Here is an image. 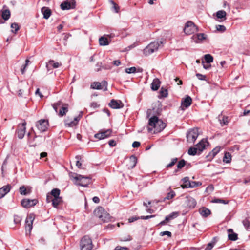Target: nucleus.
<instances>
[{"label":"nucleus","instance_id":"1","mask_svg":"<svg viewBox=\"0 0 250 250\" xmlns=\"http://www.w3.org/2000/svg\"><path fill=\"white\" fill-rule=\"evenodd\" d=\"M148 126L147 127L149 132L153 130L154 133H157L162 131L166 126L165 123L158 119L156 116H153L149 120Z\"/></svg>","mask_w":250,"mask_h":250},{"label":"nucleus","instance_id":"2","mask_svg":"<svg viewBox=\"0 0 250 250\" xmlns=\"http://www.w3.org/2000/svg\"><path fill=\"white\" fill-rule=\"evenodd\" d=\"M93 246L92 239L87 235L83 236L80 241V250H92Z\"/></svg>","mask_w":250,"mask_h":250},{"label":"nucleus","instance_id":"3","mask_svg":"<svg viewBox=\"0 0 250 250\" xmlns=\"http://www.w3.org/2000/svg\"><path fill=\"white\" fill-rule=\"evenodd\" d=\"M52 106L54 110L56 113L58 112V109L59 108H60L59 112L58 113V115L60 117H62L68 112V104H63L61 101H58L56 103H54L52 104Z\"/></svg>","mask_w":250,"mask_h":250},{"label":"nucleus","instance_id":"4","mask_svg":"<svg viewBox=\"0 0 250 250\" xmlns=\"http://www.w3.org/2000/svg\"><path fill=\"white\" fill-rule=\"evenodd\" d=\"M162 42H154L150 43L146 47L144 50L143 53L145 56H148L153 53L156 51L160 44H162Z\"/></svg>","mask_w":250,"mask_h":250},{"label":"nucleus","instance_id":"5","mask_svg":"<svg viewBox=\"0 0 250 250\" xmlns=\"http://www.w3.org/2000/svg\"><path fill=\"white\" fill-rule=\"evenodd\" d=\"M74 178L76 180L77 185L84 187H87L91 182V178L88 176L78 175Z\"/></svg>","mask_w":250,"mask_h":250},{"label":"nucleus","instance_id":"6","mask_svg":"<svg viewBox=\"0 0 250 250\" xmlns=\"http://www.w3.org/2000/svg\"><path fill=\"white\" fill-rule=\"evenodd\" d=\"M199 135V129L194 128L190 129L187 133V141L189 143H194Z\"/></svg>","mask_w":250,"mask_h":250},{"label":"nucleus","instance_id":"7","mask_svg":"<svg viewBox=\"0 0 250 250\" xmlns=\"http://www.w3.org/2000/svg\"><path fill=\"white\" fill-rule=\"evenodd\" d=\"M197 31V27L194 23L191 21H188L185 24L184 32L187 35H191Z\"/></svg>","mask_w":250,"mask_h":250},{"label":"nucleus","instance_id":"8","mask_svg":"<svg viewBox=\"0 0 250 250\" xmlns=\"http://www.w3.org/2000/svg\"><path fill=\"white\" fill-rule=\"evenodd\" d=\"M35 217L33 214L28 215L25 219V230L26 233L30 234L33 228V222Z\"/></svg>","mask_w":250,"mask_h":250},{"label":"nucleus","instance_id":"9","mask_svg":"<svg viewBox=\"0 0 250 250\" xmlns=\"http://www.w3.org/2000/svg\"><path fill=\"white\" fill-rule=\"evenodd\" d=\"M61 8L63 10L73 9L76 6L75 0H66L61 4Z\"/></svg>","mask_w":250,"mask_h":250},{"label":"nucleus","instance_id":"10","mask_svg":"<svg viewBox=\"0 0 250 250\" xmlns=\"http://www.w3.org/2000/svg\"><path fill=\"white\" fill-rule=\"evenodd\" d=\"M38 202L37 199H24L21 201V206L25 208H29L35 206Z\"/></svg>","mask_w":250,"mask_h":250},{"label":"nucleus","instance_id":"11","mask_svg":"<svg viewBox=\"0 0 250 250\" xmlns=\"http://www.w3.org/2000/svg\"><path fill=\"white\" fill-rule=\"evenodd\" d=\"M48 125V121L45 119L39 120L36 124V126L41 132L46 130Z\"/></svg>","mask_w":250,"mask_h":250},{"label":"nucleus","instance_id":"12","mask_svg":"<svg viewBox=\"0 0 250 250\" xmlns=\"http://www.w3.org/2000/svg\"><path fill=\"white\" fill-rule=\"evenodd\" d=\"M81 117V115H79L78 117L74 118L73 120L71 121L68 119H65L64 121L65 126L68 127H73L76 126L78 124Z\"/></svg>","mask_w":250,"mask_h":250},{"label":"nucleus","instance_id":"13","mask_svg":"<svg viewBox=\"0 0 250 250\" xmlns=\"http://www.w3.org/2000/svg\"><path fill=\"white\" fill-rule=\"evenodd\" d=\"M108 105L113 109H120L124 106V104L121 101L114 99H112Z\"/></svg>","mask_w":250,"mask_h":250},{"label":"nucleus","instance_id":"14","mask_svg":"<svg viewBox=\"0 0 250 250\" xmlns=\"http://www.w3.org/2000/svg\"><path fill=\"white\" fill-rule=\"evenodd\" d=\"M208 144V142L207 140L202 139L196 145V147L197 148L198 155L200 154L203 150L205 148L206 146Z\"/></svg>","mask_w":250,"mask_h":250},{"label":"nucleus","instance_id":"15","mask_svg":"<svg viewBox=\"0 0 250 250\" xmlns=\"http://www.w3.org/2000/svg\"><path fill=\"white\" fill-rule=\"evenodd\" d=\"M192 103L191 98L187 95L186 98L182 101L181 108L182 110H185L186 108L189 107Z\"/></svg>","mask_w":250,"mask_h":250},{"label":"nucleus","instance_id":"16","mask_svg":"<svg viewBox=\"0 0 250 250\" xmlns=\"http://www.w3.org/2000/svg\"><path fill=\"white\" fill-rule=\"evenodd\" d=\"M111 133V130L110 129H107L104 131L95 134L94 135V137L96 138L101 140L109 137Z\"/></svg>","mask_w":250,"mask_h":250},{"label":"nucleus","instance_id":"17","mask_svg":"<svg viewBox=\"0 0 250 250\" xmlns=\"http://www.w3.org/2000/svg\"><path fill=\"white\" fill-rule=\"evenodd\" d=\"M185 204L189 208H193L196 205V201L193 198L187 196L186 198Z\"/></svg>","mask_w":250,"mask_h":250},{"label":"nucleus","instance_id":"18","mask_svg":"<svg viewBox=\"0 0 250 250\" xmlns=\"http://www.w3.org/2000/svg\"><path fill=\"white\" fill-rule=\"evenodd\" d=\"M26 125V122H24L22 124V128L20 129H18L17 130V135H18V137L19 139H22L24 136V134H25V129H26V127H25V125Z\"/></svg>","mask_w":250,"mask_h":250},{"label":"nucleus","instance_id":"19","mask_svg":"<svg viewBox=\"0 0 250 250\" xmlns=\"http://www.w3.org/2000/svg\"><path fill=\"white\" fill-rule=\"evenodd\" d=\"M41 12L43 15V18L48 19L51 14V10L48 7H43L41 9Z\"/></svg>","mask_w":250,"mask_h":250},{"label":"nucleus","instance_id":"20","mask_svg":"<svg viewBox=\"0 0 250 250\" xmlns=\"http://www.w3.org/2000/svg\"><path fill=\"white\" fill-rule=\"evenodd\" d=\"M200 214L204 217H207L210 214V210L207 208L202 207L199 210Z\"/></svg>","mask_w":250,"mask_h":250},{"label":"nucleus","instance_id":"21","mask_svg":"<svg viewBox=\"0 0 250 250\" xmlns=\"http://www.w3.org/2000/svg\"><path fill=\"white\" fill-rule=\"evenodd\" d=\"M102 214V217L100 219L103 222H108L111 220L110 215L104 209Z\"/></svg>","mask_w":250,"mask_h":250},{"label":"nucleus","instance_id":"22","mask_svg":"<svg viewBox=\"0 0 250 250\" xmlns=\"http://www.w3.org/2000/svg\"><path fill=\"white\" fill-rule=\"evenodd\" d=\"M104 210V208L101 207H98L96 208L94 211V214L99 219H100L102 217V214L103 213V211Z\"/></svg>","mask_w":250,"mask_h":250},{"label":"nucleus","instance_id":"23","mask_svg":"<svg viewBox=\"0 0 250 250\" xmlns=\"http://www.w3.org/2000/svg\"><path fill=\"white\" fill-rule=\"evenodd\" d=\"M137 158L135 156L132 155L130 156L129 158V164L128 165L129 168H134L137 164Z\"/></svg>","mask_w":250,"mask_h":250},{"label":"nucleus","instance_id":"24","mask_svg":"<svg viewBox=\"0 0 250 250\" xmlns=\"http://www.w3.org/2000/svg\"><path fill=\"white\" fill-rule=\"evenodd\" d=\"M160 85V82L159 79H155L151 83V89L154 91L157 90L159 89Z\"/></svg>","mask_w":250,"mask_h":250},{"label":"nucleus","instance_id":"25","mask_svg":"<svg viewBox=\"0 0 250 250\" xmlns=\"http://www.w3.org/2000/svg\"><path fill=\"white\" fill-rule=\"evenodd\" d=\"M99 44L101 46H106L109 44V42L105 36L101 37L99 40Z\"/></svg>","mask_w":250,"mask_h":250},{"label":"nucleus","instance_id":"26","mask_svg":"<svg viewBox=\"0 0 250 250\" xmlns=\"http://www.w3.org/2000/svg\"><path fill=\"white\" fill-rule=\"evenodd\" d=\"M179 215V213L178 212H172L170 214L166 216V220L169 221L178 217Z\"/></svg>","mask_w":250,"mask_h":250},{"label":"nucleus","instance_id":"27","mask_svg":"<svg viewBox=\"0 0 250 250\" xmlns=\"http://www.w3.org/2000/svg\"><path fill=\"white\" fill-rule=\"evenodd\" d=\"M62 202V199L61 197L53 198L52 202L53 207L57 208L58 206Z\"/></svg>","mask_w":250,"mask_h":250},{"label":"nucleus","instance_id":"28","mask_svg":"<svg viewBox=\"0 0 250 250\" xmlns=\"http://www.w3.org/2000/svg\"><path fill=\"white\" fill-rule=\"evenodd\" d=\"M219 121L222 126L224 125H226L228 124L229 122L228 117L227 116H224L221 117L220 115H219Z\"/></svg>","mask_w":250,"mask_h":250},{"label":"nucleus","instance_id":"29","mask_svg":"<svg viewBox=\"0 0 250 250\" xmlns=\"http://www.w3.org/2000/svg\"><path fill=\"white\" fill-rule=\"evenodd\" d=\"M49 65L52 66L54 68H57L61 65V63L55 62L54 60H50L47 63L46 67H48Z\"/></svg>","mask_w":250,"mask_h":250},{"label":"nucleus","instance_id":"30","mask_svg":"<svg viewBox=\"0 0 250 250\" xmlns=\"http://www.w3.org/2000/svg\"><path fill=\"white\" fill-rule=\"evenodd\" d=\"M168 92L167 89L162 87L160 91L159 98H166L167 96Z\"/></svg>","mask_w":250,"mask_h":250},{"label":"nucleus","instance_id":"31","mask_svg":"<svg viewBox=\"0 0 250 250\" xmlns=\"http://www.w3.org/2000/svg\"><path fill=\"white\" fill-rule=\"evenodd\" d=\"M10 17V12L9 10H4L2 12V17L5 20H8Z\"/></svg>","mask_w":250,"mask_h":250},{"label":"nucleus","instance_id":"32","mask_svg":"<svg viewBox=\"0 0 250 250\" xmlns=\"http://www.w3.org/2000/svg\"><path fill=\"white\" fill-rule=\"evenodd\" d=\"M184 184L182 186L183 188H189L191 182L189 181L188 177H186L183 179Z\"/></svg>","mask_w":250,"mask_h":250},{"label":"nucleus","instance_id":"33","mask_svg":"<svg viewBox=\"0 0 250 250\" xmlns=\"http://www.w3.org/2000/svg\"><path fill=\"white\" fill-rule=\"evenodd\" d=\"M50 194L53 198H56L60 197V190L58 188L53 189Z\"/></svg>","mask_w":250,"mask_h":250},{"label":"nucleus","instance_id":"34","mask_svg":"<svg viewBox=\"0 0 250 250\" xmlns=\"http://www.w3.org/2000/svg\"><path fill=\"white\" fill-rule=\"evenodd\" d=\"M91 88L93 89H102L103 87L99 82H94L91 84Z\"/></svg>","mask_w":250,"mask_h":250},{"label":"nucleus","instance_id":"35","mask_svg":"<svg viewBox=\"0 0 250 250\" xmlns=\"http://www.w3.org/2000/svg\"><path fill=\"white\" fill-rule=\"evenodd\" d=\"M188 154L189 155L194 156L196 154H198L197 148L195 147H190L188 151Z\"/></svg>","mask_w":250,"mask_h":250},{"label":"nucleus","instance_id":"36","mask_svg":"<svg viewBox=\"0 0 250 250\" xmlns=\"http://www.w3.org/2000/svg\"><path fill=\"white\" fill-rule=\"evenodd\" d=\"M226 12L224 10H220L216 12V17L218 19H226Z\"/></svg>","mask_w":250,"mask_h":250},{"label":"nucleus","instance_id":"37","mask_svg":"<svg viewBox=\"0 0 250 250\" xmlns=\"http://www.w3.org/2000/svg\"><path fill=\"white\" fill-rule=\"evenodd\" d=\"M11 188V186L10 185L4 186L2 188H0V191H2L5 194L8 193Z\"/></svg>","mask_w":250,"mask_h":250},{"label":"nucleus","instance_id":"38","mask_svg":"<svg viewBox=\"0 0 250 250\" xmlns=\"http://www.w3.org/2000/svg\"><path fill=\"white\" fill-rule=\"evenodd\" d=\"M175 196V193L173 191H171L167 194L166 197L164 198L163 201H164L166 200H169L173 198Z\"/></svg>","mask_w":250,"mask_h":250},{"label":"nucleus","instance_id":"39","mask_svg":"<svg viewBox=\"0 0 250 250\" xmlns=\"http://www.w3.org/2000/svg\"><path fill=\"white\" fill-rule=\"evenodd\" d=\"M204 59L208 63H210V62H213V57L210 55V54H206L204 56Z\"/></svg>","mask_w":250,"mask_h":250},{"label":"nucleus","instance_id":"40","mask_svg":"<svg viewBox=\"0 0 250 250\" xmlns=\"http://www.w3.org/2000/svg\"><path fill=\"white\" fill-rule=\"evenodd\" d=\"M228 238L231 241H236L238 239V236L236 233L233 232L231 234L229 233L228 234Z\"/></svg>","mask_w":250,"mask_h":250},{"label":"nucleus","instance_id":"41","mask_svg":"<svg viewBox=\"0 0 250 250\" xmlns=\"http://www.w3.org/2000/svg\"><path fill=\"white\" fill-rule=\"evenodd\" d=\"M30 62L28 59H26L25 61V63L23 64L21 68V71L22 74H24L25 72L26 71V69L27 66L28 65L29 62Z\"/></svg>","mask_w":250,"mask_h":250},{"label":"nucleus","instance_id":"42","mask_svg":"<svg viewBox=\"0 0 250 250\" xmlns=\"http://www.w3.org/2000/svg\"><path fill=\"white\" fill-rule=\"evenodd\" d=\"M244 226L246 229L250 228V222L249 218H246L242 222Z\"/></svg>","mask_w":250,"mask_h":250},{"label":"nucleus","instance_id":"43","mask_svg":"<svg viewBox=\"0 0 250 250\" xmlns=\"http://www.w3.org/2000/svg\"><path fill=\"white\" fill-rule=\"evenodd\" d=\"M231 156L229 153H226L223 158V161L226 163H229L230 162Z\"/></svg>","mask_w":250,"mask_h":250},{"label":"nucleus","instance_id":"44","mask_svg":"<svg viewBox=\"0 0 250 250\" xmlns=\"http://www.w3.org/2000/svg\"><path fill=\"white\" fill-rule=\"evenodd\" d=\"M193 37L197 38L199 41H202L206 39V35L204 33H199L196 34L195 36H193Z\"/></svg>","mask_w":250,"mask_h":250},{"label":"nucleus","instance_id":"45","mask_svg":"<svg viewBox=\"0 0 250 250\" xmlns=\"http://www.w3.org/2000/svg\"><path fill=\"white\" fill-rule=\"evenodd\" d=\"M202 185V183L200 182L192 181L191 184L189 185V188H194L200 186Z\"/></svg>","mask_w":250,"mask_h":250},{"label":"nucleus","instance_id":"46","mask_svg":"<svg viewBox=\"0 0 250 250\" xmlns=\"http://www.w3.org/2000/svg\"><path fill=\"white\" fill-rule=\"evenodd\" d=\"M109 2L113 5L112 8L115 10V12L116 13H118L119 10V7L118 5L112 0H109Z\"/></svg>","mask_w":250,"mask_h":250},{"label":"nucleus","instance_id":"47","mask_svg":"<svg viewBox=\"0 0 250 250\" xmlns=\"http://www.w3.org/2000/svg\"><path fill=\"white\" fill-rule=\"evenodd\" d=\"M11 28L12 29H14V30H12V32L13 33H16L20 28L19 26L17 23H12L11 25Z\"/></svg>","mask_w":250,"mask_h":250},{"label":"nucleus","instance_id":"48","mask_svg":"<svg viewBox=\"0 0 250 250\" xmlns=\"http://www.w3.org/2000/svg\"><path fill=\"white\" fill-rule=\"evenodd\" d=\"M136 68L135 67H131L130 68H127L125 69V72L127 73H134L136 72Z\"/></svg>","mask_w":250,"mask_h":250},{"label":"nucleus","instance_id":"49","mask_svg":"<svg viewBox=\"0 0 250 250\" xmlns=\"http://www.w3.org/2000/svg\"><path fill=\"white\" fill-rule=\"evenodd\" d=\"M212 202L215 203H222L224 204H226L228 203V201H226L223 199H215L212 201Z\"/></svg>","mask_w":250,"mask_h":250},{"label":"nucleus","instance_id":"50","mask_svg":"<svg viewBox=\"0 0 250 250\" xmlns=\"http://www.w3.org/2000/svg\"><path fill=\"white\" fill-rule=\"evenodd\" d=\"M186 165V161L184 160H180L178 164H177V168L178 169H181L183 168Z\"/></svg>","mask_w":250,"mask_h":250},{"label":"nucleus","instance_id":"51","mask_svg":"<svg viewBox=\"0 0 250 250\" xmlns=\"http://www.w3.org/2000/svg\"><path fill=\"white\" fill-rule=\"evenodd\" d=\"M216 28L217 31L221 32H224L226 30V27L222 25H216Z\"/></svg>","mask_w":250,"mask_h":250},{"label":"nucleus","instance_id":"52","mask_svg":"<svg viewBox=\"0 0 250 250\" xmlns=\"http://www.w3.org/2000/svg\"><path fill=\"white\" fill-rule=\"evenodd\" d=\"M20 192L21 195H26L27 194V190L25 186H22L20 188Z\"/></svg>","mask_w":250,"mask_h":250},{"label":"nucleus","instance_id":"53","mask_svg":"<svg viewBox=\"0 0 250 250\" xmlns=\"http://www.w3.org/2000/svg\"><path fill=\"white\" fill-rule=\"evenodd\" d=\"M75 158L77 159L76 165L79 168H81L82 163L79 161V160L81 159V156L77 155L75 157Z\"/></svg>","mask_w":250,"mask_h":250},{"label":"nucleus","instance_id":"54","mask_svg":"<svg viewBox=\"0 0 250 250\" xmlns=\"http://www.w3.org/2000/svg\"><path fill=\"white\" fill-rule=\"evenodd\" d=\"M177 158H173L171 160V162L168 164V165H167V166H166V167L167 168H169V167H172L173 166H174L175 163L177 162Z\"/></svg>","mask_w":250,"mask_h":250},{"label":"nucleus","instance_id":"55","mask_svg":"<svg viewBox=\"0 0 250 250\" xmlns=\"http://www.w3.org/2000/svg\"><path fill=\"white\" fill-rule=\"evenodd\" d=\"M219 151L220 148L215 147L210 152V154H213V157H214Z\"/></svg>","mask_w":250,"mask_h":250},{"label":"nucleus","instance_id":"56","mask_svg":"<svg viewBox=\"0 0 250 250\" xmlns=\"http://www.w3.org/2000/svg\"><path fill=\"white\" fill-rule=\"evenodd\" d=\"M196 77L197 78L200 80H205L206 76V75H202L200 73H197L196 74Z\"/></svg>","mask_w":250,"mask_h":250},{"label":"nucleus","instance_id":"57","mask_svg":"<svg viewBox=\"0 0 250 250\" xmlns=\"http://www.w3.org/2000/svg\"><path fill=\"white\" fill-rule=\"evenodd\" d=\"M21 221V218L19 216H18V215L14 216V221L15 224H17L20 223Z\"/></svg>","mask_w":250,"mask_h":250},{"label":"nucleus","instance_id":"58","mask_svg":"<svg viewBox=\"0 0 250 250\" xmlns=\"http://www.w3.org/2000/svg\"><path fill=\"white\" fill-rule=\"evenodd\" d=\"M213 190H214V187H213V185H210L206 188V191L207 192H211L213 191Z\"/></svg>","mask_w":250,"mask_h":250},{"label":"nucleus","instance_id":"59","mask_svg":"<svg viewBox=\"0 0 250 250\" xmlns=\"http://www.w3.org/2000/svg\"><path fill=\"white\" fill-rule=\"evenodd\" d=\"M160 235L161 236H164L165 235H167L168 237H170L171 236V233L170 231H165L161 232L160 233Z\"/></svg>","mask_w":250,"mask_h":250},{"label":"nucleus","instance_id":"60","mask_svg":"<svg viewBox=\"0 0 250 250\" xmlns=\"http://www.w3.org/2000/svg\"><path fill=\"white\" fill-rule=\"evenodd\" d=\"M53 200V197L50 193H48L46 195V201L47 203L52 202Z\"/></svg>","mask_w":250,"mask_h":250},{"label":"nucleus","instance_id":"61","mask_svg":"<svg viewBox=\"0 0 250 250\" xmlns=\"http://www.w3.org/2000/svg\"><path fill=\"white\" fill-rule=\"evenodd\" d=\"M214 243L213 242H210V243H209L207 246L206 247V250H210L212 249V248L214 246Z\"/></svg>","mask_w":250,"mask_h":250},{"label":"nucleus","instance_id":"62","mask_svg":"<svg viewBox=\"0 0 250 250\" xmlns=\"http://www.w3.org/2000/svg\"><path fill=\"white\" fill-rule=\"evenodd\" d=\"M128 248L126 247H122L120 246H118L115 247L114 250H127Z\"/></svg>","mask_w":250,"mask_h":250},{"label":"nucleus","instance_id":"63","mask_svg":"<svg viewBox=\"0 0 250 250\" xmlns=\"http://www.w3.org/2000/svg\"><path fill=\"white\" fill-rule=\"evenodd\" d=\"M154 217H155V215H147V216H141L140 217V218L142 219L147 220L149 218H153Z\"/></svg>","mask_w":250,"mask_h":250},{"label":"nucleus","instance_id":"64","mask_svg":"<svg viewBox=\"0 0 250 250\" xmlns=\"http://www.w3.org/2000/svg\"><path fill=\"white\" fill-rule=\"evenodd\" d=\"M140 146V143L137 141H134L132 144V147L134 148L138 147Z\"/></svg>","mask_w":250,"mask_h":250}]
</instances>
